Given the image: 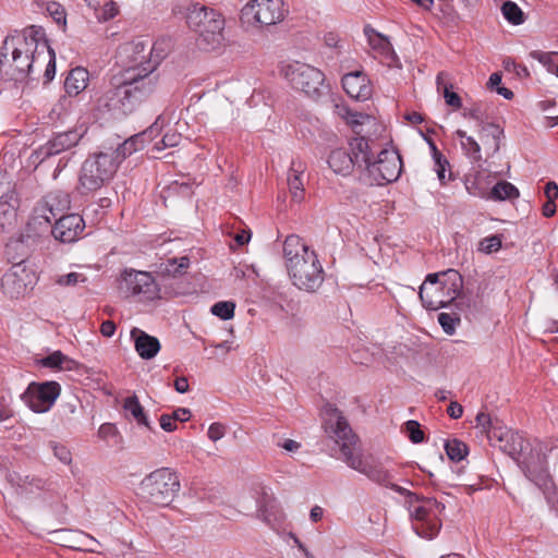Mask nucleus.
I'll return each instance as SVG.
<instances>
[{"label":"nucleus","instance_id":"27","mask_svg":"<svg viewBox=\"0 0 558 558\" xmlns=\"http://www.w3.org/2000/svg\"><path fill=\"white\" fill-rule=\"evenodd\" d=\"M365 34L373 50L377 51L381 57H384L385 62L391 66L398 58L388 38L384 37L372 28H365Z\"/></svg>","mask_w":558,"mask_h":558},{"label":"nucleus","instance_id":"6","mask_svg":"<svg viewBox=\"0 0 558 558\" xmlns=\"http://www.w3.org/2000/svg\"><path fill=\"white\" fill-rule=\"evenodd\" d=\"M463 290V278L456 269L429 274L420 287L418 296L428 311L446 307L457 300Z\"/></svg>","mask_w":558,"mask_h":558},{"label":"nucleus","instance_id":"28","mask_svg":"<svg viewBox=\"0 0 558 558\" xmlns=\"http://www.w3.org/2000/svg\"><path fill=\"white\" fill-rule=\"evenodd\" d=\"M88 82V71L85 68L76 66L68 73L64 80L65 93L71 97L77 96L86 89Z\"/></svg>","mask_w":558,"mask_h":558},{"label":"nucleus","instance_id":"57","mask_svg":"<svg viewBox=\"0 0 558 558\" xmlns=\"http://www.w3.org/2000/svg\"><path fill=\"white\" fill-rule=\"evenodd\" d=\"M545 196L547 201H556L558 197V185L556 182L550 181L545 185Z\"/></svg>","mask_w":558,"mask_h":558},{"label":"nucleus","instance_id":"31","mask_svg":"<svg viewBox=\"0 0 558 558\" xmlns=\"http://www.w3.org/2000/svg\"><path fill=\"white\" fill-rule=\"evenodd\" d=\"M524 473L541 490L554 482L548 471L541 465L526 464Z\"/></svg>","mask_w":558,"mask_h":558},{"label":"nucleus","instance_id":"2","mask_svg":"<svg viewBox=\"0 0 558 558\" xmlns=\"http://www.w3.org/2000/svg\"><path fill=\"white\" fill-rule=\"evenodd\" d=\"M48 41L44 31L31 26L23 33L8 36L0 52L1 68L9 66L16 81L31 76L39 61L48 57Z\"/></svg>","mask_w":558,"mask_h":558},{"label":"nucleus","instance_id":"42","mask_svg":"<svg viewBox=\"0 0 558 558\" xmlns=\"http://www.w3.org/2000/svg\"><path fill=\"white\" fill-rule=\"evenodd\" d=\"M98 437L112 446H116L121 441V436L116 425L112 423L101 424L98 429Z\"/></svg>","mask_w":558,"mask_h":558},{"label":"nucleus","instance_id":"29","mask_svg":"<svg viewBox=\"0 0 558 558\" xmlns=\"http://www.w3.org/2000/svg\"><path fill=\"white\" fill-rule=\"evenodd\" d=\"M191 266L189 256L168 258L158 265V274L161 276L177 277L184 275Z\"/></svg>","mask_w":558,"mask_h":558},{"label":"nucleus","instance_id":"62","mask_svg":"<svg viewBox=\"0 0 558 558\" xmlns=\"http://www.w3.org/2000/svg\"><path fill=\"white\" fill-rule=\"evenodd\" d=\"M100 332L104 337H112L116 332V324L112 320H105L100 326Z\"/></svg>","mask_w":558,"mask_h":558},{"label":"nucleus","instance_id":"59","mask_svg":"<svg viewBox=\"0 0 558 558\" xmlns=\"http://www.w3.org/2000/svg\"><path fill=\"white\" fill-rule=\"evenodd\" d=\"M324 41L327 47L330 48H339L340 47V37L335 32H328L324 36Z\"/></svg>","mask_w":558,"mask_h":558},{"label":"nucleus","instance_id":"45","mask_svg":"<svg viewBox=\"0 0 558 558\" xmlns=\"http://www.w3.org/2000/svg\"><path fill=\"white\" fill-rule=\"evenodd\" d=\"M87 281V277L81 272H69L66 275H60L54 279V283L60 287H75L78 283H84Z\"/></svg>","mask_w":558,"mask_h":558},{"label":"nucleus","instance_id":"1","mask_svg":"<svg viewBox=\"0 0 558 558\" xmlns=\"http://www.w3.org/2000/svg\"><path fill=\"white\" fill-rule=\"evenodd\" d=\"M322 427L328 438L339 445L343 462L364 474L372 482L386 486L391 480L390 472L372 456L354 454L359 436L353 432L347 417L335 404L326 402L320 409Z\"/></svg>","mask_w":558,"mask_h":558},{"label":"nucleus","instance_id":"47","mask_svg":"<svg viewBox=\"0 0 558 558\" xmlns=\"http://www.w3.org/2000/svg\"><path fill=\"white\" fill-rule=\"evenodd\" d=\"M404 432L413 444H420L424 440L425 434L417 421L410 420L404 423Z\"/></svg>","mask_w":558,"mask_h":558},{"label":"nucleus","instance_id":"14","mask_svg":"<svg viewBox=\"0 0 558 558\" xmlns=\"http://www.w3.org/2000/svg\"><path fill=\"white\" fill-rule=\"evenodd\" d=\"M286 13L282 0H251L241 11V20L248 25L270 26L281 22Z\"/></svg>","mask_w":558,"mask_h":558},{"label":"nucleus","instance_id":"54","mask_svg":"<svg viewBox=\"0 0 558 558\" xmlns=\"http://www.w3.org/2000/svg\"><path fill=\"white\" fill-rule=\"evenodd\" d=\"M385 487H388V488L392 489L393 492L400 494L401 496L405 497L410 507H412V504H414V501H418V499H420L418 494L392 483L391 480L388 482V484Z\"/></svg>","mask_w":558,"mask_h":558},{"label":"nucleus","instance_id":"11","mask_svg":"<svg viewBox=\"0 0 558 558\" xmlns=\"http://www.w3.org/2000/svg\"><path fill=\"white\" fill-rule=\"evenodd\" d=\"M280 74L294 89L308 96H317L325 82V75L319 69L299 61L282 64Z\"/></svg>","mask_w":558,"mask_h":558},{"label":"nucleus","instance_id":"35","mask_svg":"<svg viewBox=\"0 0 558 558\" xmlns=\"http://www.w3.org/2000/svg\"><path fill=\"white\" fill-rule=\"evenodd\" d=\"M445 450L448 458L453 462L462 461L469 453V447L460 439L453 438L445 442Z\"/></svg>","mask_w":558,"mask_h":558},{"label":"nucleus","instance_id":"48","mask_svg":"<svg viewBox=\"0 0 558 558\" xmlns=\"http://www.w3.org/2000/svg\"><path fill=\"white\" fill-rule=\"evenodd\" d=\"M48 57L45 61H39L37 68L46 66L45 69V78L46 83H49L54 78L56 75V54L54 51L48 45Z\"/></svg>","mask_w":558,"mask_h":558},{"label":"nucleus","instance_id":"19","mask_svg":"<svg viewBox=\"0 0 558 558\" xmlns=\"http://www.w3.org/2000/svg\"><path fill=\"white\" fill-rule=\"evenodd\" d=\"M257 504V518L269 525L271 529L279 527L283 520L284 514L281 510L276 497L268 493L264 487L256 499Z\"/></svg>","mask_w":558,"mask_h":558},{"label":"nucleus","instance_id":"5","mask_svg":"<svg viewBox=\"0 0 558 558\" xmlns=\"http://www.w3.org/2000/svg\"><path fill=\"white\" fill-rule=\"evenodd\" d=\"M155 89V82L147 80H135L132 70L121 80L113 83L98 100L99 106L109 111H119L123 114L130 113L134 108L149 96Z\"/></svg>","mask_w":558,"mask_h":558},{"label":"nucleus","instance_id":"39","mask_svg":"<svg viewBox=\"0 0 558 558\" xmlns=\"http://www.w3.org/2000/svg\"><path fill=\"white\" fill-rule=\"evenodd\" d=\"M47 447L52 451L53 456L64 465L72 463V452L70 448L64 444L56 440H49Z\"/></svg>","mask_w":558,"mask_h":558},{"label":"nucleus","instance_id":"41","mask_svg":"<svg viewBox=\"0 0 558 558\" xmlns=\"http://www.w3.org/2000/svg\"><path fill=\"white\" fill-rule=\"evenodd\" d=\"M120 13L118 3L113 0L107 1L102 7L95 10V16L99 23L111 21Z\"/></svg>","mask_w":558,"mask_h":558},{"label":"nucleus","instance_id":"36","mask_svg":"<svg viewBox=\"0 0 558 558\" xmlns=\"http://www.w3.org/2000/svg\"><path fill=\"white\" fill-rule=\"evenodd\" d=\"M446 78L447 74L445 72L438 73L436 77L437 87L438 89L444 87V98L448 106L453 107L454 109H460L462 106V100L457 93L450 90L451 85L446 83Z\"/></svg>","mask_w":558,"mask_h":558},{"label":"nucleus","instance_id":"52","mask_svg":"<svg viewBox=\"0 0 558 558\" xmlns=\"http://www.w3.org/2000/svg\"><path fill=\"white\" fill-rule=\"evenodd\" d=\"M501 247V239L498 235H490L480 242V251L484 253H493Z\"/></svg>","mask_w":558,"mask_h":558},{"label":"nucleus","instance_id":"13","mask_svg":"<svg viewBox=\"0 0 558 558\" xmlns=\"http://www.w3.org/2000/svg\"><path fill=\"white\" fill-rule=\"evenodd\" d=\"M363 170L377 184L389 183L396 181L402 171V161L398 151L393 149L381 150L376 160H372V151L367 142V158Z\"/></svg>","mask_w":558,"mask_h":558},{"label":"nucleus","instance_id":"7","mask_svg":"<svg viewBox=\"0 0 558 558\" xmlns=\"http://www.w3.org/2000/svg\"><path fill=\"white\" fill-rule=\"evenodd\" d=\"M155 49L148 37H137L120 46L118 59L125 66L122 75L125 76L132 70L135 80H147L156 83V77L151 76V73L155 71L160 56L157 54V59H153Z\"/></svg>","mask_w":558,"mask_h":558},{"label":"nucleus","instance_id":"53","mask_svg":"<svg viewBox=\"0 0 558 558\" xmlns=\"http://www.w3.org/2000/svg\"><path fill=\"white\" fill-rule=\"evenodd\" d=\"M542 493L545 496V499L550 507V509L558 511V490L553 482L548 486L542 489Z\"/></svg>","mask_w":558,"mask_h":558},{"label":"nucleus","instance_id":"32","mask_svg":"<svg viewBox=\"0 0 558 558\" xmlns=\"http://www.w3.org/2000/svg\"><path fill=\"white\" fill-rule=\"evenodd\" d=\"M37 362L43 367L59 371L70 369L73 364V361L65 356L61 351H54L51 354L41 357Z\"/></svg>","mask_w":558,"mask_h":558},{"label":"nucleus","instance_id":"21","mask_svg":"<svg viewBox=\"0 0 558 558\" xmlns=\"http://www.w3.org/2000/svg\"><path fill=\"white\" fill-rule=\"evenodd\" d=\"M83 135L84 132H80L78 130L58 133L39 148L38 154L43 156V158L61 154L76 146Z\"/></svg>","mask_w":558,"mask_h":558},{"label":"nucleus","instance_id":"25","mask_svg":"<svg viewBox=\"0 0 558 558\" xmlns=\"http://www.w3.org/2000/svg\"><path fill=\"white\" fill-rule=\"evenodd\" d=\"M306 165L301 160H292L288 171L287 183L292 198L301 202L304 198V172Z\"/></svg>","mask_w":558,"mask_h":558},{"label":"nucleus","instance_id":"9","mask_svg":"<svg viewBox=\"0 0 558 558\" xmlns=\"http://www.w3.org/2000/svg\"><path fill=\"white\" fill-rule=\"evenodd\" d=\"M118 170L117 160L109 153H99L89 156L82 165L78 190L82 194L98 191L108 183Z\"/></svg>","mask_w":558,"mask_h":558},{"label":"nucleus","instance_id":"15","mask_svg":"<svg viewBox=\"0 0 558 558\" xmlns=\"http://www.w3.org/2000/svg\"><path fill=\"white\" fill-rule=\"evenodd\" d=\"M120 290L126 295L138 296L141 301H153L159 298L160 291L149 272L133 269L122 272Z\"/></svg>","mask_w":558,"mask_h":558},{"label":"nucleus","instance_id":"49","mask_svg":"<svg viewBox=\"0 0 558 558\" xmlns=\"http://www.w3.org/2000/svg\"><path fill=\"white\" fill-rule=\"evenodd\" d=\"M47 12L54 20L56 23L65 27L66 25V13L64 8L58 2H49L47 4Z\"/></svg>","mask_w":558,"mask_h":558},{"label":"nucleus","instance_id":"60","mask_svg":"<svg viewBox=\"0 0 558 558\" xmlns=\"http://www.w3.org/2000/svg\"><path fill=\"white\" fill-rule=\"evenodd\" d=\"M173 416L174 422H186L191 418V411L185 408H179L175 411H173L171 414Z\"/></svg>","mask_w":558,"mask_h":558},{"label":"nucleus","instance_id":"26","mask_svg":"<svg viewBox=\"0 0 558 558\" xmlns=\"http://www.w3.org/2000/svg\"><path fill=\"white\" fill-rule=\"evenodd\" d=\"M477 132L488 155H495L499 151L504 135V131L499 125L495 123H481Z\"/></svg>","mask_w":558,"mask_h":558},{"label":"nucleus","instance_id":"37","mask_svg":"<svg viewBox=\"0 0 558 558\" xmlns=\"http://www.w3.org/2000/svg\"><path fill=\"white\" fill-rule=\"evenodd\" d=\"M504 17L512 25H521L524 23V13L521 8L513 1L507 0L501 5Z\"/></svg>","mask_w":558,"mask_h":558},{"label":"nucleus","instance_id":"22","mask_svg":"<svg viewBox=\"0 0 558 558\" xmlns=\"http://www.w3.org/2000/svg\"><path fill=\"white\" fill-rule=\"evenodd\" d=\"M160 120L161 118L159 117L148 130L131 136L130 138L125 140L116 150L109 153L114 156L118 167L126 157L144 148L147 142L146 138L150 136L155 131H157Z\"/></svg>","mask_w":558,"mask_h":558},{"label":"nucleus","instance_id":"34","mask_svg":"<svg viewBox=\"0 0 558 558\" xmlns=\"http://www.w3.org/2000/svg\"><path fill=\"white\" fill-rule=\"evenodd\" d=\"M124 410L130 413L138 425L146 426L148 429H151L147 416L145 414L144 408L138 402V399L135 395L128 397L124 400L123 404Z\"/></svg>","mask_w":558,"mask_h":558},{"label":"nucleus","instance_id":"58","mask_svg":"<svg viewBox=\"0 0 558 558\" xmlns=\"http://www.w3.org/2000/svg\"><path fill=\"white\" fill-rule=\"evenodd\" d=\"M447 413L448 415L451 417V418H460L463 414V408L460 403H458L457 401H452L450 402L448 409H447Z\"/></svg>","mask_w":558,"mask_h":558},{"label":"nucleus","instance_id":"20","mask_svg":"<svg viewBox=\"0 0 558 558\" xmlns=\"http://www.w3.org/2000/svg\"><path fill=\"white\" fill-rule=\"evenodd\" d=\"M85 229V221L81 215L70 214L60 217L51 233L53 238L62 243H72L76 241Z\"/></svg>","mask_w":558,"mask_h":558},{"label":"nucleus","instance_id":"51","mask_svg":"<svg viewBox=\"0 0 558 558\" xmlns=\"http://www.w3.org/2000/svg\"><path fill=\"white\" fill-rule=\"evenodd\" d=\"M342 111L341 116L345 119L347 123L352 126L362 125L365 121L369 120V116L352 111L348 108H342Z\"/></svg>","mask_w":558,"mask_h":558},{"label":"nucleus","instance_id":"63","mask_svg":"<svg viewBox=\"0 0 558 558\" xmlns=\"http://www.w3.org/2000/svg\"><path fill=\"white\" fill-rule=\"evenodd\" d=\"M463 116L466 119H472V120L478 122V125L481 123H484L482 121V119H481V113H480V110L477 108L465 109L464 112H463Z\"/></svg>","mask_w":558,"mask_h":558},{"label":"nucleus","instance_id":"46","mask_svg":"<svg viewBox=\"0 0 558 558\" xmlns=\"http://www.w3.org/2000/svg\"><path fill=\"white\" fill-rule=\"evenodd\" d=\"M438 323L442 330L451 336L456 332V328L460 324V317L457 314L440 313L438 315Z\"/></svg>","mask_w":558,"mask_h":558},{"label":"nucleus","instance_id":"44","mask_svg":"<svg viewBox=\"0 0 558 558\" xmlns=\"http://www.w3.org/2000/svg\"><path fill=\"white\" fill-rule=\"evenodd\" d=\"M56 201L57 197H54L53 195H47L41 206L37 209L38 211H40L39 217L43 218L48 225H50L51 220L56 218L58 215V213L54 211Z\"/></svg>","mask_w":558,"mask_h":558},{"label":"nucleus","instance_id":"10","mask_svg":"<svg viewBox=\"0 0 558 558\" xmlns=\"http://www.w3.org/2000/svg\"><path fill=\"white\" fill-rule=\"evenodd\" d=\"M444 510L445 505L436 498L420 495L418 501H414L410 507V514L413 519L412 526L415 533L427 539L436 537L441 529L439 515Z\"/></svg>","mask_w":558,"mask_h":558},{"label":"nucleus","instance_id":"30","mask_svg":"<svg viewBox=\"0 0 558 558\" xmlns=\"http://www.w3.org/2000/svg\"><path fill=\"white\" fill-rule=\"evenodd\" d=\"M456 137L460 141V146L463 154L473 162L482 160V149L478 142L466 134L463 130H457L454 132Z\"/></svg>","mask_w":558,"mask_h":558},{"label":"nucleus","instance_id":"18","mask_svg":"<svg viewBox=\"0 0 558 558\" xmlns=\"http://www.w3.org/2000/svg\"><path fill=\"white\" fill-rule=\"evenodd\" d=\"M490 435L489 444L494 447H498L513 459L520 458L523 451L529 447V444L522 436L506 427L502 429H494Z\"/></svg>","mask_w":558,"mask_h":558},{"label":"nucleus","instance_id":"50","mask_svg":"<svg viewBox=\"0 0 558 558\" xmlns=\"http://www.w3.org/2000/svg\"><path fill=\"white\" fill-rule=\"evenodd\" d=\"M182 140V136L180 133L175 131H169L167 132L160 143H156L155 149L161 150L167 147H175L180 144Z\"/></svg>","mask_w":558,"mask_h":558},{"label":"nucleus","instance_id":"3","mask_svg":"<svg viewBox=\"0 0 558 558\" xmlns=\"http://www.w3.org/2000/svg\"><path fill=\"white\" fill-rule=\"evenodd\" d=\"M283 257L289 277L299 290L314 293L325 279L324 268L316 252L299 235H288L283 242Z\"/></svg>","mask_w":558,"mask_h":558},{"label":"nucleus","instance_id":"17","mask_svg":"<svg viewBox=\"0 0 558 558\" xmlns=\"http://www.w3.org/2000/svg\"><path fill=\"white\" fill-rule=\"evenodd\" d=\"M60 395V386H27L23 401L36 413L48 411Z\"/></svg>","mask_w":558,"mask_h":558},{"label":"nucleus","instance_id":"38","mask_svg":"<svg viewBox=\"0 0 558 558\" xmlns=\"http://www.w3.org/2000/svg\"><path fill=\"white\" fill-rule=\"evenodd\" d=\"M429 146L433 153L434 159V170L437 173L438 180L441 184H446L447 178L446 172L450 168L449 161L447 158L437 149L436 145L433 142H429Z\"/></svg>","mask_w":558,"mask_h":558},{"label":"nucleus","instance_id":"55","mask_svg":"<svg viewBox=\"0 0 558 558\" xmlns=\"http://www.w3.org/2000/svg\"><path fill=\"white\" fill-rule=\"evenodd\" d=\"M226 432H227L226 425H223L222 423H219V422H215V423L210 424L207 435L210 440L217 441L225 436Z\"/></svg>","mask_w":558,"mask_h":558},{"label":"nucleus","instance_id":"64","mask_svg":"<svg viewBox=\"0 0 558 558\" xmlns=\"http://www.w3.org/2000/svg\"><path fill=\"white\" fill-rule=\"evenodd\" d=\"M542 213L545 217H553L556 213V203L554 201H547L542 208Z\"/></svg>","mask_w":558,"mask_h":558},{"label":"nucleus","instance_id":"12","mask_svg":"<svg viewBox=\"0 0 558 558\" xmlns=\"http://www.w3.org/2000/svg\"><path fill=\"white\" fill-rule=\"evenodd\" d=\"M367 158V140L353 138L348 148L333 149L328 157L331 170L341 175H349L354 168L362 169Z\"/></svg>","mask_w":558,"mask_h":558},{"label":"nucleus","instance_id":"23","mask_svg":"<svg viewBox=\"0 0 558 558\" xmlns=\"http://www.w3.org/2000/svg\"><path fill=\"white\" fill-rule=\"evenodd\" d=\"M342 87L351 98L356 100H366L372 95L369 80L362 71L345 74L342 77Z\"/></svg>","mask_w":558,"mask_h":558},{"label":"nucleus","instance_id":"8","mask_svg":"<svg viewBox=\"0 0 558 558\" xmlns=\"http://www.w3.org/2000/svg\"><path fill=\"white\" fill-rule=\"evenodd\" d=\"M179 475L170 468H159L147 474L140 483L141 497L158 507H168L180 492Z\"/></svg>","mask_w":558,"mask_h":558},{"label":"nucleus","instance_id":"56","mask_svg":"<svg viewBox=\"0 0 558 558\" xmlns=\"http://www.w3.org/2000/svg\"><path fill=\"white\" fill-rule=\"evenodd\" d=\"M159 423H160V427L165 432H169V433L175 430L178 427L177 423L173 420V416H171L170 414H162L159 418Z\"/></svg>","mask_w":558,"mask_h":558},{"label":"nucleus","instance_id":"43","mask_svg":"<svg viewBox=\"0 0 558 558\" xmlns=\"http://www.w3.org/2000/svg\"><path fill=\"white\" fill-rule=\"evenodd\" d=\"M234 310H235V304L233 302L220 301V302L215 303L211 306L210 312L213 315H215L223 320H228L234 316Z\"/></svg>","mask_w":558,"mask_h":558},{"label":"nucleus","instance_id":"33","mask_svg":"<svg viewBox=\"0 0 558 558\" xmlns=\"http://www.w3.org/2000/svg\"><path fill=\"white\" fill-rule=\"evenodd\" d=\"M520 196L519 190L510 182H498L490 191L489 198L493 201L515 199Z\"/></svg>","mask_w":558,"mask_h":558},{"label":"nucleus","instance_id":"40","mask_svg":"<svg viewBox=\"0 0 558 558\" xmlns=\"http://www.w3.org/2000/svg\"><path fill=\"white\" fill-rule=\"evenodd\" d=\"M476 427H481L482 432L486 434L487 439L489 440V436H492V432L494 429H502L504 426L500 425V422L495 418L493 420L490 414L485 412L477 413L476 417Z\"/></svg>","mask_w":558,"mask_h":558},{"label":"nucleus","instance_id":"61","mask_svg":"<svg viewBox=\"0 0 558 558\" xmlns=\"http://www.w3.org/2000/svg\"><path fill=\"white\" fill-rule=\"evenodd\" d=\"M456 306L460 310V311H463V310H470L471 306H472V300L469 295H466L465 293H463L461 291V293L459 294V296L457 298L456 300Z\"/></svg>","mask_w":558,"mask_h":558},{"label":"nucleus","instance_id":"16","mask_svg":"<svg viewBox=\"0 0 558 558\" xmlns=\"http://www.w3.org/2000/svg\"><path fill=\"white\" fill-rule=\"evenodd\" d=\"M34 272L24 260L13 264L1 279V288L10 298L23 296L34 284Z\"/></svg>","mask_w":558,"mask_h":558},{"label":"nucleus","instance_id":"4","mask_svg":"<svg viewBox=\"0 0 558 558\" xmlns=\"http://www.w3.org/2000/svg\"><path fill=\"white\" fill-rule=\"evenodd\" d=\"M187 27L196 35V45L203 51H216L225 46L223 15L199 2L189 3L183 11Z\"/></svg>","mask_w":558,"mask_h":558},{"label":"nucleus","instance_id":"24","mask_svg":"<svg viewBox=\"0 0 558 558\" xmlns=\"http://www.w3.org/2000/svg\"><path fill=\"white\" fill-rule=\"evenodd\" d=\"M131 338L134 341L136 352L142 359L150 360L156 356L160 350L159 340L137 327L131 330Z\"/></svg>","mask_w":558,"mask_h":558}]
</instances>
